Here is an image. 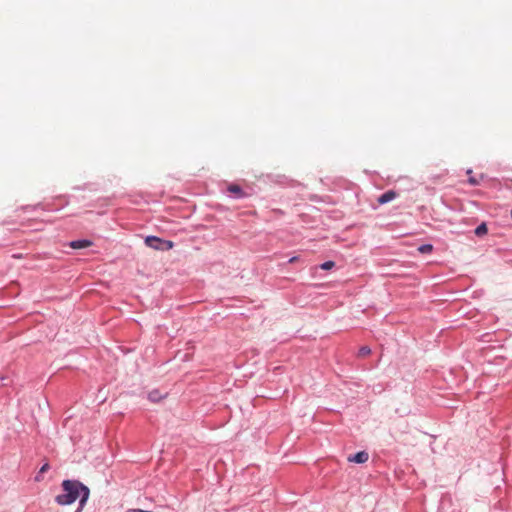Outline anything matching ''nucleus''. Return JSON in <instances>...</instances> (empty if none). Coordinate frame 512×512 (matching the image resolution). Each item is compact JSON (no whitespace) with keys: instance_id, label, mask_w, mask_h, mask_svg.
<instances>
[{"instance_id":"obj_1","label":"nucleus","mask_w":512,"mask_h":512,"mask_svg":"<svg viewBox=\"0 0 512 512\" xmlns=\"http://www.w3.org/2000/svg\"><path fill=\"white\" fill-rule=\"evenodd\" d=\"M89 489L79 481L64 480L62 483V493L56 496L55 501L59 505H70L76 499L80 498V512L89 497Z\"/></svg>"},{"instance_id":"obj_2","label":"nucleus","mask_w":512,"mask_h":512,"mask_svg":"<svg viewBox=\"0 0 512 512\" xmlns=\"http://www.w3.org/2000/svg\"><path fill=\"white\" fill-rule=\"evenodd\" d=\"M368 459H369V454L365 451H360V452L356 453L355 455L348 457L349 462H354V463H358V464L365 463L368 461Z\"/></svg>"},{"instance_id":"obj_3","label":"nucleus","mask_w":512,"mask_h":512,"mask_svg":"<svg viewBox=\"0 0 512 512\" xmlns=\"http://www.w3.org/2000/svg\"><path fill=\"white\" fill-rule=\"evenodd\" d=\"M397 196H398V194L394 190H389V191L385 192L384 194H382L381 196H379L378 203L381 205L386 204V203L394 200Z\"/></svg>"},{"instance_id":"obj_4","label":"nucleus","mask_w":512,"mask_h":512,"mask_svg":"<svg viewBox=\"0 0 512 512\" xmlns=\"http://www.w3.org/2000/svg\"><path fill=\"white\" fill-rule=\"evenodd\" d=\"M92 245V242L89 240H76L70 242L69 246L73 249H83L90 247Z\"/></svg>"},{"instance_id":"obj_5","label":"nucleus","mask_w":512,"mask_h":512,"mask_svg":"<svg viewBox=\"0 0 512 512\" xmlns=\"http://www.w3.org/2000/svg\"><path fill=\"white\" fill-rule=\"evenodd\" d=\"M162 240L158 237H155V236H148L146 239H145V243L149 246V247H152L154 249H159V246L158 244L161 243Z\"/></svg>"},{"instance_id":"obj_6","label":"nucleus","mask_w":512,"mask_h":512,"mask_svg":"<svg viewBox=\"0 0 512 512\" xmlns=\"http://www.w3.org/2000/svg\"><path fill=\"white\" fill-rule=\"evenodd\" d=\"M164 396L160 395L159 391L153 390L149 393L148 398L152 402H158L160 401Z\"/></svg>"},{"instance_id":"obj_7","label":"nucleus","mask_w":512,"mask_h":512,"mask_svg":"<svg viewBox=\"0 0 512 512\" xmlns=\"http://www.w3.org/2000/svg\"><path fill=\"white\" fill-rule=\"evenodd\" d=\"M488 229H487V226L485 223H482L480 224L476 229H475V234L477 236H483L487 233Z\"/></svg>"},{"instance_id":"obj_8","label":"nucleus","mask_w":512,"mask_h":512,"mask_svg":"<svg viewBox=\"0 0 512 512\" xmlns=\"http://www.w3.org/2000/svg\"><path fill=\"white\" fill-rule=\"evenodd\" d=\"M433 247L432 245L430 244H424V245H421L419 248H418V251L422 254H427V253H430L432 251Z\"/></svg>"},{"instance_id":"obj_9","label":"nucleus","mask_w":512,"mask_h":512,"mask_svg":"<svg viewBox=\"0 0 512 512\" xmlns=\"http://www.w3.org/2000/svg\"><path fill=\"white\" fill-rule=\"evenodd\" d=\"M371 353V349L368 346H363L359 349L358 356L365 357Z\"/></svg>"},{"instance_id":"obj_10","label":"nucleus","mask_w":512,"mask_h":512,"mask_svg":"<svg viewBox=\"0 0 512 512\" xmlns=\"http://www.w3.org/2000/svg\"><path fill=\"white\" fill-rule=\"evenodd\" d=\"M335 266V262L333 261H326L323 264H321V269L323 270H330Z\"/></svg>"},{"instance_id":"obj_11","label":"nucleus","mask_w":512,"mask_h":512,"mask_svg":"<svg viewBox=\"0 0 512 512\" xmlns=\"http://www.w3.org/2000/svg\"><path fill=\"white\" fill-rule=\"evenodd\" d=\"M229 191L232 192V193H239L241 191V189L237 185H231L229 187Z\"/></svg>"},{"instance_id":"obj_12","label":"nucleus","mask_w":512,"mask_h":512,"mask_svg":"<svg viewBox=\"0 0 512 512\" xmlns=\"http://www.w3.org/2000/svg\"><path fill=\"white\" fill-rule=\"evenodd\" d=\"M468 182L471 184V185H478L479 184V181L475 178V177H469L468 179Z\"/></svg>"},{"instance_id":"obj_13","label":"nucleus","mask_w":512,"mask_h":512,"mask_svg":"<svg viewBox=\"0 0 512 512\" xmlns=\"http://www.w3.org/2000/svg\"><path fill=\"white\" fill-rule=\"evenodd\" d=\"M48 469H49V464H48V463H45V464L41 467V469H40L39 473H44V472L48 471Z\"/></svg>"},{"instance_id":"obj_14","label":"nucleus","mask_w":512,"mask_h":512,"mask_svg":"<svg viewBox=\"0 0 512 512\" xmlns=\"http://www.w3.org/2000/svg\"><path fill=\"white\" fill-rule=\"evenodd\" d=\"M298 260V257L297 256H294L292 258L289 259V263H294Z\"/></svg>"},{"instance_id":"obj_15","label":"nucleus","mask_w":512,"mask_h":512,"mask_svg":"<svg viewBox=\"0 0 512 512\" xmlns=\"http://www.w3.org/2000/svg\"><path fill=\"white\" fill-rule=\"evenodd\" d=\"M166 244H167L168 249L172 248V246H173V243L171 241H167Z\"/></svg>"}]
</instances>
